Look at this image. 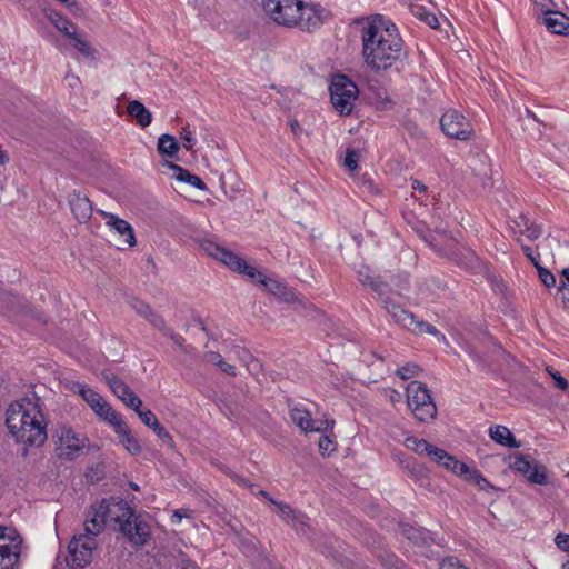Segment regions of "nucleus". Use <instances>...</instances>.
<instances>
[{
	"instance_id": "1",
	"label": "nucleus",
	"mask_w": 569,
	"mask_h": 569,
	"mask_svg": "<svg viewBox=\"0 0 569 569\" xmlns=\"http://www.w3.org/2000/svg\"><path fill=\"white\" fill-rule=\"evenodd\" d=\"M360 40L363 64L373 73L399 71L408 57L398 27L382 14L372 16L363 23Z\"/></svg>"
},
{
	"instance_id": "2",
	"label": "nucleus",
	"mask_w": 569,
	"mask_h": 569,
	"mask_svg": "<svg viewBox=\"0 0 569 569\" xmlns=\"http://www.w3.org/2000/svg\"><path fill=\"white\" fill-rule=\"evenodd\" d=\"M6 425L17 442L24 446L23 456L29 447H40L47 440V420L38 398H22L11 403Z\"/></svg>"
},
{
	"instance_id": "3",
	"label": "nucleus",
	"mask_w": 569,
	"mask_h": 569,
	"mask_svg": "<svg viewBox=\"0 0 569 569\" xmlns=\"http://www.w3.org/2000/svg\"><path fill=\"white\" fill-rule=\"evenodd\" d=\"M261 6L266 14L280 26L311 31L321 24L316 10L302 0H261Z\"/></svg>"
},
{
	"instance_id": "4",
	"label": "nucleus",
	"mask_w": 569,
	"mask_h": 569,
	"mask_svg": "<svg viewBox=\"0 0 569 569\" xmlns=\"http://www.w3.org/2000/svg\"><path fill=\"white\" fill-rule=\"evenodd\" d=\"M117 509L113 520L119 525L120 532L134 546H144L150 538V527L140 515L123 501H114Z\"/></svg>"
},
{
	"instance_id": "5",
	"label": "nucleus",
	"mask_w": 569,
	"mask_h": 569,
	"mask_svg": "<svg viewBox=\"0 0 569 569\" xmlns=\"http://www.w3.org/2000/svg\"><path fill=\"white\" fill-rule=\"evenodd\" d=\"M406 391L408 407L418 421L429 422L436 418L437 406L425 383L413 380L408 383Z\"/></svg>"
},
{
	"instance_id": "6",
	"label": "nucleus",
	"mask_w": 569,
	"mask_h": 569,
	"mask_svg": "<svg viewBox=\"0 0 569 569\" xmlns=\"http://www.w3.org/2000/svg\"><path fill=\"white\" fill-rule=\"evenodd\" d=\"M200 248L210 257L220 261L234 272L244 274L248 278H254V276H258V269L248 264L244 259H242L234 252L223 247H220L218 243L210 239H202L200 241Z\"/></svg>"
},
{
	"instance_id": "7",
	"label": "nucleus",
	"mask_w": 569,
	"mask_h": 569,
	"mask_svg": "<svg viewBox=\"0 0 569 569\" xmlns=\"http://www.w3.org/2000/svg\"><path fill=\"white\" fill-rule=\"evenodd\" d=\"M22 538L17 529L0 525V569H19Z\"/></svg>"
},
{
	"instance_id": "8",
	"label": "nucleus",
	"mask_w": 569,
	"mask_h": 569,
	"mask_svg": "<svg viewBox=\"0 0 569 569\" xmlns=\"http://www.w3.org/2000/svg\"><path fill=\"white\" fill-rule=\"evenodd\" d=\"M330 99L336 111L341 116H348L353 109V102L358 97V88L347 76L340 74L333 78L330 87Z\"/></svg>"
},
{
	"instance_id": "9",
	"label": "nucleus",
	"mask_w": 569,
	"mask_h": 569,
	"mask_svg": "<svg viewBox=\"0 0 569 569\" xmlns=\"http://www.w3.org/2000/svg\"><path fill=\"white\" fill-rule=\"evenodd\" d=\"M97 548L96 538L90 535H74L68 545L67 563L71 568H83L91 562L92 552Z\"/></svg>"
},
{
	"instance_id": "10",
	"label": "nucleus",
	"mask_w": 569,
	"mask_h": 569,
	"mask_svg": "<svg viewBox=\"0 0 569 569\" xmlns=\"http://www.w3.org/2000/svg\"><path fill=\"white\" fill-rule=\"evenodd\" d=\"M509 467L535 485H547L548 483V470L547 467L539 462H533V459L529 455L516 453L510 457Z\"/></svg>"
},
{
	"instance_id": "11",
	"label": "nucleus",
	"mask_w": 569,
	"mask_h": 569,
	"mask_svg": "<svg viewBox=\"0 0 569 569\" xmlns=\"http://www.w3.org/2000/svg\"><path fill=\"white\" fill-rule=\"evenodd\" d=\"M117 509L107 499H101L90 508L89 516L84 520V532L96 538L101 533L108 520H113Z\"/></svg>"
},
{
	"instance_id": "12",
	"label": "nucleus",
	"mask_w": 569,
	"mask_h": 569,
	"mask_svg": "<svg viewBox=\"0 0 569 569\" xmlns=\"http://www.w3.org/2000/svg\"><path fill=\"white\" fill-rule=\"evenodd\" d=\"M441 130L452 139L467 141L473 136L470 121L458 110L451 109L445 112L440 119Z\"/></svg>"
},
{
	"instance_id": "13",
	"label": "nucleus",
	"mask_w": 569,
	"mask_h": 569,
	"mask_svg": "<svg viewBox=\"0 0 569 569\" xmlns=\"http://www.w3.org/2000/svg\"><path fill=\"white\" fill-rule=\"evenodd\" d=\"M259 495L264 497L267 500H269L272 505H274L277 507V509H278L277 512L283 521H286L288 525L292 526V528L299 535L309 538L310 522H309V518L305 513L292 509L289 505H287L284 502L274 500L264 490H260Z\"/></svg>"
},
{
	"instance_id": "14",
	"label": "nucleus",
	"mask_w": 569,
	"mask_h": 569,
	"mask_svg": "<svg viewBox=\"0 0 569 569\" xmlns=\"http://www.w3.org/2000/svg\"><path fill=\"white\" fill-rule=\"evenodd\" d=\"M289 415L292 422L305 433L326 432L328 429H332L335 425L333 420L322 422L312 419L311 412L301 403L292 406Z\"/></svg>"
},
{
	"instance_id": "15",
	"label": "nucleus",
	"mask_w": 569,
	"mask_h": 569,
	"mask_svg": "<svg viewBox=\"0 0 569 569\" xmlns=\"http://www.w3.org/2000/svg\"><path fill=\"white\" fill-rule=\"evenodd\" d=\"M378 300L395 325L410 332L412 331L413 325L417 320L413 312L405 309L390 296V293H385Z\"/></svg>"
},
{
	"instance_id": "16",
	"label": "nucleus",
	"mask_w": 569,
	"mask_h": 569,
	"mask_svg": "<svg viewBox=\"0 0 569 569\" xmlns=\"http://www.w3.org/2000/svg\"><path fill=\"white\" fill-rule=\"evenodd\" d=\"M74 390L90 406L93 412L102 420L108 421L117 412L112 407L92 388L83 383H76Z\"/></svg>"
},
{
	"instance_id": "17",
	"label": "nucleus",
	"mask_w": 569,
	"mask_h": 569,
	"mask_svg": "<svg viewBox=\"0 0 569 569\" xmlns=\"http://www.w3.org/2000/svg\"><path fill=\"white\" fill-rule=\"evenodd\" d=\"M117 433L120 443L133 456H137L141 452L142 448L137 440V438L132 435L129 427L122 420L119 413H116L107 421Z\"/></svg>"
},
{
	"instance_id": "18",
	"label": "nucleus",
	"mask_w": 569,
	"mask_h": 569,
	"mask_svg": "<svg viewBox=\"0 0 569 569\" xmlns=\"http://www.w3.org/2000/svg\"><path fill=\"white\" fill-rule=\"evenodd\" d=\"M61 455L72 458L86 446V437L76 433L71 428L62 427L58 432Z\"/></svg>"
},
{
	"instance_id": "19",
	"label": "nucleus",
	"mask_w": 569,
	"mask_h": 569,
	"mask_svg": "<svg viewBox=\"0 0 569 569\" xmlns=\"http://www.w3.org/2000/svg\"><path fill=\"white\" fill-rule=\"evenodd\" d=\"M108 385L112 393L120 399L127 407L138 411L141 408V399L133 392V390L120 378L111 377L108 379Z\"/></svg>"
},
{
	"instance_id": "20",
	"label": "nucleus",
	"mask_w": 569,
	"mask_h": 569,
	"mask_svg": "<svg viewBox=\"0 0 569 569\" xmlns=\"http://www.w3.org/2000/svg\"><path fill=\"white\" fill-rule=\"evenodd\" d=\"M430 247L440 256L446 257L457 264H461L462 262L458 259V242L446 234L445 232L438 233L432 237L429 241Z\"/></svg>"
},
{
	"instance_id": "21",
	"label": "nucleus",
	"mask_w": 569,
	"mask_h": 569,
	"mask_svg": "<svg viewBox=\"0 0 569 569\" xmlns=\"http://www.w3.org/2000/svg\"><path fill=\"white\" fill-rule=\"evenodd\" d=\"M541 23L553 34L569 37V17L560 11L546 10Z\"/></svg>"
},
{
	"instance_id": "22",
	"label": "nucleus",
	"mask_w": 569,
	"mask_h": 569,
	"mask_svg": "<svg viewBox=\"0 0 569 569\" xmlns=\"http://www.w3.org/2000/svg\"><path fill=\"white\" fill-rule=\"evenodd\" d=\"M252 281L261 283L264 289L274 296L277 299L289 302L293 299V292L287 288L284 283L274 278H268L264 273L258 270V276L250 278Z\"/></svg>"
},
{
	"instance_id": "23",
	"label": "nucleus",
	"mask_w": 569,
	"mask_h": 569,
	"mask_svg": "<svg viewBox=\"0 0 569 569\" xmlns=\"http://www.w3.org/2000/svg\"><path fill=\"white\" fill-rule=\"evenodd\" d=\"M427 457L456 475H462L467 471V465L465 462L457 460L453 456L433 445H431V449L428 451Z\"/></svg>"
},
{
	"instance_id": "24",
	"label": "nucleus",
	"mask_w": 569,
	"mask_h": 569,
	"mask_svg": "<svg viewBox=\"0 0 569 569\" xmlns=\"http://www.w3.org/2000/svg\"><path fill=\"white\" fill-rule=\"evenodd\" d=\"M99 212L108 219L107 224L110 227L111 231H114L122 238L123 244L129 247H133L136 244L134 232L129 222L112 213H108L102 210Z\"/></svg>"
},
{
	"instance_id": "25",
	"label": "nucleus",
	"mask_w": 569,
	"mask_h": 569,
	"mask_svg": "<svg viewBox=\"0 0 569 569\" xmlns=\"http://www.w3.org/2000/svg\"><path fill=\"white\" fill-rule=\"evenodd\" d=\"M69 204L73 217L78 222L84 223L90 220L92 216V203L89 198L80 192H74L70 196Z\"/></svg>"
},
{
	"instance_id": "26",
	"label": "nucleus",
	"mask_w": 569,
	"mask_h": 569,
	"mask_svg": "<svg viewBox=\"0 0 569 569\" xmlns=\"http://www.w3.org/2000/svg\"><path fill=\"white\" fill-rule=\"evenodd\" d=\"M357 279L363 286L370 287L378 296V299L385 293H390L391 288L387 282L378 280L372 276L371 270L367 266H361L357 270Z\"/></svg>"
},
{
	"instance_id": "27",
	"label": "nucleus",
	"mask_w": 569,
	"mask_h": 569,
	"mask_svg": "<svg viewBox=\"0 0 569 569\" xmlns=\"http://www.w3.org/2000/svg\"><path fill=\"white\" fill-rule=\"evenodd\" d=\"M488 433L491 440L503 447L517 449L521 446L520 441H518L513 433L505 426H492L489 428Z\"/></svg>"
},
{
	"instance_id": "28",
	"label": "nucleus",
	"mask_w": 569,
	"mask_h": 569,
	"mask_svg": "<svg viewBox=\"0 0 569 569\" xmlns=\"http://www.w3.org/2000/svg\"><path fill=\"white\" fill-rule=\"evenodd\" d=\"M46 16L49 21L63 34L68 38L74 37L77 27L73 24L68 18L63 17L61 13L54 10H47Z\"/></svg>"
},
{
	"instance_id": "29",
	"label": "nucleus",
	"mask_w": 569,
	"mask_h": 569,
	"mask_svg": "<svg viewBox=\"0 0 569 569\" xmlns=\"http://www.w3.org/2000/svg\"><path fill=\"white\" fill-rule=\"evenodd\" d=\"M127 112L129 116L137 120V123L146 128L152 122L151 112L138 100L130 101L127 107Z\"/></svg>"
},
{
	"instance_id": "30",
	"label": "nucleus",
	"mask_w": 569,
	"mask_h": 569,
	"mask_svg": "<svg viewBox=\"0 0 569 569\" xmlns=\"http://www.w3.org/2000/svg\"><path fill=\"white\" fill-rule=\"evenodd\" d=\"M403 535L418 546H429L435 541L432 533L425 528L405 527L402 529Z\"/></svg>"
},
{
	"instance_id": "31",
	"label": "nucleus",
	"mask_w": 569,
	"mask_h": 569,
	"mask_svg": "<svg viewBox=\"0 0 569 569\" xmlns=\"http://www.w3.org/2000/svg\"><path fill=\"white\" fill-rule=\"evenodd\" d=\"M170 168L173 170L178 181L186 182L201 191L207 189L206 183L198 176L192 174L189 170L174 163H171Z\"/></svg>"
},
{
	"instance_id": "32",
	"label": "nucleus",
	"mask_w": 569,
	"mask_h": 569,
	"mask_svg": "<svg viewBox=\"0 0 569 569\" xmlns=\"http://www.w3.org/2000/svg\"><path fill=\"white\" fill-rule=\"evenodd\" d=\"M516 226L520 229V232L526 236L529 240H536L541 236V228L531 222L527 216H519L516 221Z\"/></svg>"
},
{
	"instance_id": "33",
	"label": "nucleus",
	"mask_w": 569,
	"mask_h": 569,
	"mask_svg": "<svg viewBox=\"0 0 569 569\" xmlns=\"http://www.w3.org/2000/svg\"><path fill=\"white\" fill-rule=\"evenodd\" d=\"M179 150V144L173 136L168 133H163L158 139V152L161 156H167L169 158L176 157Z\"/></svg>"
},
{
	"instance_id": "34",
	"label": "nucleus",
	"mask_w": 569,
	"mask_h": 569,
	"mask_svg": "<svg viewBox=\"0 0 569 569\" xmlns=\"http://www.w3.org/2000/svg\"><path fill=\"white\" fill-rule=\"evenodd\" d=\"M413 333H429L436 337L439 341L446 342V336L439 331L435 326L423 320H416L412 331Z\"/></svg>"
},
{
	"instance_id": "35",
	"label": "nucleus",
	"mask_w": 569,
	"mask_h": 569,
	"mask_svg": "<svg viewBox=\"0 0 569 569\" xmlns=\"http://www.w3.org/2000/svg\"><path fill=\"white\" fill-rule=\"evenodd\" d=\"M405 445L408 449L415 451L418 455H428V451L431 449V443L426 439H418L416 437H407L405 439Z\"/></svg>"
},
{
	"instance_id": "36",
	"label": "nucleus",
	"mask_w": 569,
	"mask_h": 569,
	"mask_svg": "<svg viewBox=\"0 0 569 569\" xmlns=\"http://www.w3.org/2000/svg\"><path fill=\"white\" fill-rule=\"evenodd\" d=\"M381 563L386 569H409L407 565L393 553H388L381 557Z\"/></svg>"
},
{
	"instance_id": "37",
	"label": "nucleus",
	"mask_w": 569,
	"mask_h": 569,
	"mask_svg": "<svg viewBox=\"0 0 569 569\" xmlns=\"http://www.w3.org/2000/svg\"><path fill=\"white\" fill-rule=\"evenodd\" d=\"M420 367L417 365V363H413V362H409V363H406L401 367H399L397 369V375L402 379V380H408L410 378H413L416 376H418V373L420 372Z\"/></svg>"
},
{
	"instance_id": "38",
	"label": "nucleus",
	"mask_w": 569,
	"mask_h": 569,
	"mask_svg": "<svg viewBox=\"0 0 569 569\" xmlns=\"http://www.w3.org/2000/svg\"><path fill=\"white\" fill-rule=\"evenodd\" d=\"M405 469L409 472L410 477L418 480L425 476V469L417 461H407Z\"/></svg>"
},
{
	"instance_id": "39",
	"label": "nucleus",
	"mask_w": 569,
	"mask_h": 569,
	"mask_svg": "<svg viewBox=\"0 0 569 569\" xmlns=\"http://www.w3.org/2000/svg\"><path fill=\"white\" fill-rule=\"evenodd\" d=\"M69 39L73 41V44L79 52H81L86 57L91 56L92 51L90 44L86 40L81 39L77 31L76 36L70 37Z\"/></svg>"
},
{
	"instance_id": "40",
	"label": "nucleus",
	"mask_w": 569,
	"mask_h": 569,
	"mask_svg": "<svg viewBox=\"0 0 569 569\" xmlns=\"http://www.w3.org/2000/svg\"><path fill=\"white\" fill-rule=\"evenodd\" d=\"M318 448L322 456L330 455L336 450L335 442L328 436L320 437Z\"/></svg>"
},
{
	"instance_id": "41",
	"label": "nucleus",
	"mask_w": 569,
	"mask_h": 569,
	"mask_svg": "<svg viewBox=\"0 0 569 569\" xmlns=\"http://www.w3.org/2000/svg\"><path fill=\"white\" fill-rule=\"evenodd\" d=\"M180 139L182 140V144L187 150H192L196 144V138L193 132L188 128L183 127L180 132Z\"/></svg>"
},
{
	"instance_id": "42",
	"label": "nucleus",
	"mask_w": 569,
	"mask_h": 569,
	"mask_svg": "<svg viewBox=\"0 0 569 569\" xmlns=\"http://www.w3.org/2000/svg\"><path fill=\"white\" fill-rule=\"evenodd\" d=\"M358 157L357 150L348 149L343 160L345 167L350 171H355L358 168Z\"/></svg>"
},
{
	"instance_id": "43",
	"label": "nucleus",
	"mask_w": 569,
	"mask_h": 569,
	"mask_svg": "<svg viewBox=\"0 0 569 569\" xmlns=\"http://www.w3.org/2000/svg\"><path fill=\"white\" fill-rule=\"evenodd\" d=\"M140 418V420L149 428L154 427V425L158 421L156 415L151 410H141L138 408V411H136Z\"/></svg>"
},
{
	"instance_id": "44",
	"label": "nucleus",
	"mask_w": 569,
	"mask_h": 569,
	"mask_svg": "<svg viewBox=\"0 0 569 569\" xmlns=\"http://www.w3.org/2000/svg\"><path fill=\"white\" fill-rule=\"evenodd\" d=\"M233 351L237 355V357L246 365L249 366L251 363L254 366V368L258 367V361L253 359V356L247 349L242 347H236Z\"/></svg>"
},
{
	"instance_id": "45",
	"label": "nucleus",
	"mask_w": 569,
	"mask_h": 569,
	"mask_svg": "<svg viewBox=\"0 0 569 569\" xmlns=\"http://www.w3.org/2000/svg\"><path fill=\"white\" fill-rule=\"evenodd\" d=\"M147 320L157 329L163 331V333L169 329L167 326H166V321L164 319L157 315L156 312L151 311L150 315H149V318H147Z\"/></svg>"
},
{
	"instance_id": "46",
	"label": "nucleus",
	"mask_w": 569,
	"mask_h": 569,
	"mask_svg": "<svg viewBox=\"0 0 569 569\" xmlns=\"http://www.w3.org/2000/svg\"><path fill=\"white\" fill-rule=\"evenodd\" d=\"M151 429L162 441L172 445L173 440L171 435L166 430V428L160 422H157L154 427H152Z\"/></svg>"
},
{
	"instance_id": "47",
	"label": "nucleus",
	"mask_w": 569,
	"mask_h": 569,
	"mask_svg": "<svg viewBox=\"0 0 569 569\" xmlns=\"http://www.w3.org/2000/svg\"><path fill=\"white\" fill-rule=\"evenodd\" d=\"M551 378L555 381V385L558 389L562 391H567L569 389V382L566 378H563L558 371L555 370H548Z\"/></svg>"
},
{
	"instance_id": "48",
	"label": "nucleus",
	"mask_w": 569,
	"mask_h": 569,
	"mask_svg": "<svg viewBox=\"0 0 569 569\" xmlns=\"http://www.w3.org/2000/svg\"><path fill=\"white\" fill-rule=\"evenodd\" d=\"M538 271H539V278L546 287L550 288L556 284V278H555L553 273H551L549 270L543 269V268H539Z\"/></svg>"
},
{
	"instance_id": "49",
	"label": "nucleus",
	"mask_w": 569,
	"mask_h": 569,
	"mask_svg": "<svg viewBox=\"0 0 569 569\" xmlns=\"http://www.w3.org/2000/svg\"><path fill=\"white\" fill-rule=\"evenodd\" d=\"M192 511L187 508L176 509L171 516V522L173 525H179L183 518H191Z\"/></svg>"
},
{
	"instance_id": "50",
	"label": "nucleus",
	"mask_w": 569,
	"mask_h": 569,
	"mask_svg": "<svg viewBox=\"0 0 569 569\" xmlns=\"http://www.w3.org/2000/svg\"><path fill=\"white\" fill-rule=\"evenodd\" d=\"M461 476H465L466 480L473 482L478 486L479 481L482 479V473L477 469H471L467 466V471H465Z\"/></svg>"
},
{
	"instance_id": "51",
	"label": "nucleus",
	"mask_w": 569,
	"mask_h": 569,
	"mask_svg": "<svg viewBox=\"0 0 569 569\" xmlns=\"http://www.w3.org/2000/svg\"><path fill=\"white\" fill-rule=\"evenodd\" d=\"M132 307L133 309L139 313L141 315L142 317H144L146 319L149 318V315L150 312L152 311L150 306L144 303L143 301L141 300H134L132 302Z\"/></svg>"
},
{
	"instance_id": "52",
	"label": "nucleus",
	"mask_w": 569,
	"mask_h": 569,
	"mask_svg": "<svg viewBox=\"0 0 569 569\" xmlns=\"http://www.w3.org/2000/svg\"><path fill=\"white\" fill-rule=\"evenodd\" d=\"M466 352L480 367H487V362L485 361V359L473 348H471V347L466 348Z\"/></svg>"
},
{
	"instance_id": "53",
	"label": "nucleus",
	"mask_w": 569,
	"mask_h": 569,
	"mask_svg": "<svg viewBox=\"0 0 569 569\" xmlns=\"http://www.w3.org/2000/svg\"><path fill=\"white\" fill-rule=\"evenodd\" d=\"M441 569H467L459 560L449 558L441 563Z\"/></svg>"
},
{
	"instance_id": "54",
	"label": "nucleus",
	"mask_w": 569,
	"mask_h": 569,
	"mask_svg": "<svg viewBox=\"0 0 569 569\" xmlns=\"http://www.w3.org/2000/svg\"><path fill=\"white\" fill-rule=\"evenodd\" d=\"M204 358L214 363L217 367L223 361L222 356L219 352L216 351H208L204 353Z\"/></svg>"
},
{
	"instance_id": "55",
	"label": "nucleus",
	"mask_w": 569,
	"mask_h": 569,
	"mask_svg": "<svg viewBox=\"0 0 569 569\" xmlns=\"http://www.w3.org/2000/svg\"><path fill=\"white\" fill-rule=\"evenodd\" d=\"M392 459L397 461L399 465H401L403 468L407 461H411V459H409L407 455L400 450L392 451Z\"/></svg>"
},
{
	"instance_id": "56",
	"label": "nucleus",
	"mask_w": 569,
	"mask_h": 569,
	"mask_svg": "<svg viewBox=\"0 0 569 569\" xmlns=\"http://www.w3.org/2000/svg\"><path fill=\"white\" fill-rule=\"evenodd\" d=\"M569 287V268H565L561 272L560 284L558 287L559 291L565 290Z\"/></svg>"
},
{
	"instance_id": "57",
	"label": "nucleus",
	"mask_w": 569,
	"mask_h": 569,
	"mask_svg": "<svg viewBox=\"0 0 569 569\" xmlns=\"http://www.w3.org/2000/svg\"><path fill=\"white\" fill-rule=\"evenodd\" d=\"M218 367L222 372L231 377H234L237 375L236 367L233 365L226 362L224 360Z\"/></svg>"
},
{
	"instance_id": "58",
	"label": "nucleus",
	"mask_w": 569,
	"mask_h": 569,
	"mask_svg": "<svg viewBox=\"0 0 569 569\" xmlns=\"http://www.w3.org/2000/svg\"><path fill=\"white\" fill-rule=\"evenodd\" d=\"M411 188L415 191H418L419 193L427 192L428 187L418 179H411Z\"/></svg>"
},
{
	"instance_id": "59",
	"label": "nucleus",
	"mask_w": 569,
	"mask_h": 569,
	"mask_svg": "<svg viewBox=\"0 0 569 569\" xmlns=\"http://www.w3.org/2000/svg\"><path fill=\"white\" fill-rule=\"evenodd\" d=\"M164 335L169 336L171 338V340L178 346V347H182L183 342H184V339L182 336L180 335H176L173 333V331L171 329H168Z\"/></svg>"
},
{
	"instance_id": "60",
	"label": "nucleus",
	"mask_w": 569,
	"mask_h": 569,
	"mask_svg": "<svg viewBox=\"0 0 569 569\" xmlns=\"http://www.w3.org/2000/svg\"><path fill=\"white\" fill-rule=\"evenodd\" d=\"M380 100L377 102V107L380 109H388L391 107L392 101L391 99L385 93V96H379Z\"/></svg>"
},
{
	"instance_id": "61",
	"label": "nucleus",
	"mask_w": 569,
	"mask_h": 569,
	"mask_svg": "<svg viewBox=\"0 0 569 569\" xmlns=\"http://www.w3.org/2000/svg\"><path fill=\"white\" fill-rule=\"evenodd\" d=\"M480 490L482 491H490V490H493L495 487L489 482L488 479H486L485 477H482V479L479 481L478 486H477Z\"/></svg>"
},
{
	"instance_id": "62",
	"label": "nucleus",
	"mask_w": 569,
	"mask_h": 569,
	"mask_svg": "<svg viewBox=\"0 0 569 569\" xmlns=\"http://www.w3.org/2000/svg\"><path fill=\"white\" fill-rule=\"evenodd\" d=\"M425 21L427 22V24L429 27H431L433 29L438 28V26H439L438 18L432 13L427 14Z\"/></svg>"
},
{
	"instance_id": "63",
	"label": "nucleus",
	"mask_w": 569,
	"mask_h": 569,
	"mask_svg": "<svg viewBox=\"0 0 569 569\" xmlns=\"http://www.w3.org/2000/svg\"><path fill=\"white\" fill-rule=\"evenodd\" d=\"M522 250L525 252V254L532 261H535V258L532 256V249L528 246H522Z\"/></svg>"
},
{
	"instance_id": "64",
	"label": "nucleus",
	"mask_w": 569,
	"mask_h": 569,
	"mask_svg": "<svg viewBox=\"0 0 569 569\" xmlns=\"http://www.w3.org/2000/svg\"><path fill=\"white\" fill-rule=\"evenodd\" d=\"M9 161V157L6 151L0 150V164H6Z\"/></svg>"
}]
</instances>
